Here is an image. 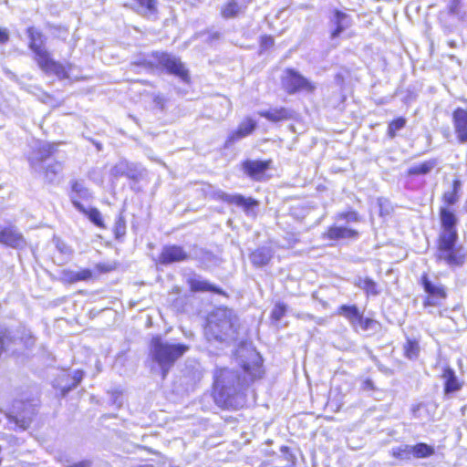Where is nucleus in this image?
Masks as SVG:
<instances>
[{"label": "nucleus", "mask_w": 467, "mask_h": 467, "mask_svg": "<svg viewBox=\"0 0 467 467\" xmlns=\"http://www.w3.org/2000/svg\"><path fill=\"white\" fill-rule=\"evenodd\" d=\"M440 216L442 231L439 237L436 257L450 266H460L465 260L466 251L462 245L457 244V218L451 211L445 207L441 208Z\"/></svg>", "instance_id": "f257e3e1"}, {"label": "nucleus", "mask_w": 467, "mask_h": 467, "mask_svg": "<svg viewBox=\"0 0 467 467\" xmlns=\"http://www.w3.org/2000/svg\"><path fill=\"white\" fill-rule=\"evenodd\" d=\"M237 329V317L227 308H217L207 319L204 335L209 341L223 342L234 338Z\"/></svg>", "instance_id": "f03ea898"}, {"label": "nucleus", "mask_w": 467, "mask_h": 467, "mask_svg": "<svg viewBox=\"0 0 467 467\" xmlns=\"http://www.w3.org/2000/svg\"><path fill=\"white\" fill-rule=\"evenodd\" d=\"M189 349L187 345L171 344L154 337L150 346V354L154 362L158 364L164 379L175 361L183 356Z\"/></svg>", "instance_id": "7ed1b4c3"}, {"label": "nucleus", "mask_w": 467, "mask_h": 467, "mask_svg": "<svg viewBox=\"0 0 467 467\" xmlns=\"http://www.w3.org/2000/svg\"><path fill=\"white\" fill-rule=\"evenodd\" d=\"M27 34L30 39L29 47L35 53V60L38 67L47 74H54L59 78H68L66 67L55 61L49 52L42 47V34L34 27H29Z\"/></svg>", "instance_id": "20e7f679"}, {"label": "nucleus", "mask_w": 467, "mask_h": 467, "mask_svg": "<svg viewBox=\"0 0 467 467\" xmlns=\"http://www.w3.org/2000/svg\"><path fill=\"white\" fill-rule=\"evenodd\" d=\"M240 390V378L236 372L228 368L220 369L215 375V399L226 406L232 405V399Z\"/></svg>", "instance_id": "39448f33"}, {"label": "nucleus", "mask_w": 467, "mask_h": 467, "mask_svg": "<svg viewBox=\"0 0 467 467\" xmlns=\"http://www.w3.org/2000/svg\"><path fill=\"white\" fill-rule=\"evenodd\" d=\"M244 353H246L248 360H239V364L242 366L244 371L251 377V379L261 378L263 369L260 355L254 349L242 348L238 350L239 358L244 356Z\"/></svg>", "instance_id": "423d86ee"}, {"label": "nucleus", "mask_w": 467, "mask_h": 467, "mask_svg": "<svg viewBox=\"0 0 467 467\" xmlns=\"http://www.w3.org/2000/svg\"><path fill=\"white\" fill-rule=\"evenodd\" d=\"M421 284L427 297L424 306H439L446 298L444 286L439 281H431L426 275L421 277Z\"/></svg>", "instance_id": "0eeeda50"}, {"label": "nucleus", "mask_w": 467, "mask_h": 467, "mask_svg": "<svg viewBox=\"0 0 467 467\" xmlns=\"http://www.w3.org/2000/svg\"><path fill=\"white\" fill-rule=\"evenodd\" d=\"M283 85L288 93H295L300 90L311 92L315 86L306 78L299 75L293 69H287L283 78Z\"/></svg>", "instance_id": "6e6552de"}, {"label": "nucleus", "mask_w": 467, "mask_h": 467, "mask_svg": "<svg viewBox=\"0 0 467 467\" xmlns=\"http://www.w3.org/2000/svg\"><path fill=\"white\" fill-rule=\"evenodd\" d=\"M157 57L160 65L164 67L168 72L178 76L183 81H188V71L179 58L165 53L158 55Z\"/></svg>", "instance_id": "1a4fd4ad"}, {"label": "nucleus", "mask_w": 467, "mask_h": 467, "mask_svg": "<svg viewBox=\"0 0 467 467\" xmlns=\"http://www.w3.org/2000/svg\"><path fill=\"white\" fill-rule=\"evenodd\" d=\"M257 123L251 118H245L238 126V128L232 131L225 141V147H230L236 141L249 136L256 129Z\"/></svg>", "instance_id": "9d476101"}, {"label": "nucleus", "mask_w": 467, "mask_h": 467, "mask_svg": "<svg viewBox=\"0 0 467 467\" xmlns=\"http://www.w3.org/2000/svg\"><path fill=\"white\" fill-rule=\"evenodd\" d=\"M54 151V146L48 142H42L37 145L36 150L29 157L31 168L35 171H41L43 170L42 163L46 161Z\"/></svg>", "instance_id": "9b49d317"}, {"label": "nucleus", "mask_w": 467, "mask_h": 467, "mask_svg": "<svg viewBox=\"0 0 467 467\" xmlns=\"http://www.w3.org/2000/svg\"><path fill=\"white\" fill-rule=\"evenodd\" d=\"M70 183L71 191L69 197L74 207L81 213H87V209L80 203L79 200H88L91 198L89 190L84 185L83 182L72 181Z\"/></svg>", "instance_id": "f8f14e48"}, {"label": "nucleus", "mask_w": 467, "mask_h": 467, "mask_svg": "<svg viewBox=\"0 0 467 467\" xmlns=\"http://www.w3.org/2000/svg\"><path fill=\"white\" fill-rule=\"evenodd\" d=\"M188 258L189 254L182 247L178 245H168L163 247L159 261L162 265H169L182 262Z\"/></svg>", "instance_id": "ddd939ff"}, {"label": "nucleus", "mask_w": 467, "mask_h": 467, "mask_svg": "<svg viewBox=\"0 0 467 467\" xmlns=\"http://www.w3.org/2000/svg\"><path fill=\"white\" fill-rule=\"evenodd\" d=\"M0 244L13 248H22L26 245L23 235L14 226L0 230Z\"/></svg>", "instance_id": "4468645a"}, {"label": "nucleus", "mask_w": 467, "mask_h": 467, "mask_svg": "<svg viewBox=\"0 0 467 467\" xmlns=\"http://www.w3.org/2000/svg\"><path fill=\"white\" fill-rule=\"evenodd\" d=\"M455 132L461 143L467 142V110L458 108L452 115Z\"/></svg>", "instance_id": "2eb2a0df"}, {"label": "nucleus", "mask_w": 467, "mask_h": 467, "mask_svg": "<svg viewBox=\"0 0 467 467\" xmlns=\"http://www.w3.org/2000/svg\"><path fill=\"white\" fill-rule=\"evenodd\" d=\"M359 234L357 230L352 229L341 222L337 223L329 227L327 232V236L331 240L338 239H357Z\"/></svg>", "instance_id": "dca6fc26"}, {"label": "nucleus", "mask_w": 467, "mask_h": 467, "mask_svg": "<svg viewBox=\"0 0 467 467\" xmlns=\"http://www.w3.org/2000/svg\"><path fill=\"white\" fill-rule=\"evenodd\" d=\"M270 161L247 160L243 162L244 171L252 179L259 180L269 168Z\"/></svg>", "instance_id": "f3484780"}, {"label": "nucleus", "mask_w": 467, "mask_h": 467, "mask_svg": "<svg viewBox=\"0 0 467 467\" xmlns=\"http://www.w3.org/2000/svg\"><path fill=\"white\" fill-rule=\"evenodd\" d=\"M331 23L336 26L331 33V37L337 38L342 32L351 26L352 19L348 14L336 10L331 18Z\"/></svg>", "instance_id": "a211bd4d"}, {"label": "nucleus", "mask_w": 467, "mask_h": 467, "mask_svg": "<svg viewBox=\"0 0 467 467\" xmlns=\"http://www.w3.org/2000/svg\"><path fill=\"white\" fill-rule=\"evenodd\" d=\"M132 7L139 15L147 18H155L158 13L157 0H134Z\"/></svg>", "instance_id": "6ab92c4d"}, {"label": "nucleus", "mask_w": 467, "mask_h": 467, "mask_svg": "<svg viewBox=\"0 0 467 467\" xmlns=\"http://www.w3.org/2000/svg\"><path fill=\"white\" fill-rule=\"evenodd\" d=\"M258 115L270 121L277 122L291 119L293 117V112L285 108H276L268 110H260L258 111Z\"/></svg>", "instance_id": "aec40b11"}, {"label": "nucleus", "mask_w": 467, "mask_h": 467, "mask_svg": "<svg viewBox=\"0 0 467 467\" xmlns=\"http://www.w3.org/2000/svg\"><path fill=\"white\" fill-rule=\"evenodd\" d=\"M245 9V6L236 0H229L225 5H223L221 8V15L223 17L229 19L237 16L239 14L243 13Z\"/></svg>", "instance_id": "412c9836"}, {"label": "nucleus", "mask_w": 467, "mask_h": 467, "mask_svg": "<svg viewBox=\"0 0 467 467\" xmlns=\"http://www.w3.org/2000/svg\"><path fill=\"white\" fill-rule=\"evenodd\" d=\"M273 256L272 251L268 247H261L256 249L250 255L253 265L256 266H263L268 264Z\"/></svg>", "instance_id": "4be33fe9"}, {"label": "nucleus", "mask_w": 467, "mask_h": 467, "mask_svg": "<svg viewBox=\"0 0 467 467\" xmlns=\"http://www.w3.org/2000/svg\"><path fill=\"white\" fill-rule=\"evenodd\" d=\"M442 378L445 380L444 391L446 394L457 391L461 389V384L457 379L455 372L451 368H445Z\"/></svg>", "instance_id": "5701e85b"}, {"label": "nucleus", "mask_w": 467, "mask_h": 467, "mask_svg": "<svg viewBox=\"0 0 467 467\" xmlns=\"http://www.w3.org/2000/svg\"><path fill=\"white\" fill-rule=\"evenodd\" d=\"M437 165V161L434 159L423 161L419 164L412 165L408 170L409 175H425L430 173Z\"/></svg>", "instance_id": "b1692460"}, {"label": "nucleus", "mask_w": 467, "mask_h": 467, "mask_svg": "<svg viewBox=\"0 0 467 467\" xmlns=\"http://www.w3.org/2000/svg\"><path fill=\"white\" fill-rule=\"evenodd\" d=\"M110 174L115 178L121 176H127L129 178L135 177L134 171L130 168V163H128L126 161H120L116 165H114L110 170Z\"/></svg>", "instance_id": "393cba45"}, {"label": "nucleus", "mask_w": 467, "mask_h": 467, "mask_svg": "<svg viewBox=\"0 0 467 467\" xmlns=\"http://www.w3.org/2000/svg\"><path fill=\"white\" fill-rule=\"evenodd\" d=\"M462 189V182L454 180L452 182V189L443 193L442 200L447 205H453L459 201V192Z\"/></svg>", "instance_id": "a878e982"}, {"label": "nucleus", "mask_w": 467, "mask_h": 467, "mask_svg": "<svg viewBox=\"0 0 467 467\" xmlns=\"http://www.w3.org/2000/svg\"><path fill=\"white\" fill-rule=\"evenodd\" d=\"M226 200L231 203L243 207L245 211H249L258 205V202L252 198H245L239 194L227 196Z\"/></svg>", "instance_id": "bb28decb"}, {"label": "nucleus", "mask_w": 467, "mask_h": 467, "mask_svg": "<svg viewBox=\"0 0 467 467\" xmlns=\"http://www.w3.org/2000/svg\"><path fill=\"white\" fill-rule=\"evenodd\" d=\"M189 283L192 291H212L217 294H221V290L219 288H216L206 280L202 278H192L190 279Z\"/></svg>", "instance_id": "cd10ccee"}, {"label": "nucleus", "mask_w": 467, "mask_h": 467, "mask_svg": "<svg viewBox=\"0 0 467 467\" xmlns=\"http://www.w3.org/2000/svg\"><path fill=\"white\" fill-rule=\"evenodd\" d=\"M356 285L363 289L368 295L377 296L379 294L377 283L370 278L359 277Z\"/></svg>", "instance_id": "c85d7f7f"}, {"label": "nucleus", "mask_w": 467, "mask_h": 467, "mask_svg": "<svg viewBox=\"0 0 467 467\" xmlns=\"http://www.w3.org/2000/svg\"><path fill=\"white\" fill-rule=\"evenodd\" d=\"M65 276L69 282L87 281L92 277V272L89 269L68 271L65 273Z\"/></svg>", "instance_id": "c756f323"}, {"label": "nucleus", "mask_w": 467, "mask_h": 467, "mask_svg": "<svg viewBox=\"0 0 467 467\" xmlns=\"http://www.w3.org/2000/svg\"><path fill=\"white\" fill-rule=\"evenodd\" d=\"M340 314L347 317L353 326H357L358 319L361 317L358 309L355 306H342L340 307Z\"/></svg>", "instance_id": "7c9ffc66"}, {"label": "nucleus", "mask_w": 467, "mask_h": 467, "mask_svg": "<svg viewBox=\"0 0 467 467\" xmlns=\"http://www.w3.org/2000/svg\"><path fill=\"white\" fill-rule=\"evenodd\" d=\"M412 456L415 458H426L434 453V449L425 443L411 445Z\"/></svg>", "instance_id": "2f4dec72"}, {"label": "nucleus", "mask_w": 467, "mask_h": 467, "mask_svg": "<svg viewBox=\"0 0 467 467\" xmlns=\"http://www.w3.org/2000/svg\"><path fill=\"white\" fill-rule=\"evenodd\" d=\"M62 171V165L60 162L53 161L47 165V167L42 170L40 172H44L46 179L52 182L56 179V176Z\"/></svg>", "instance_id": "473e14b6"}, {"label": "nucleus", "mask_w": 467, "mask_h": 467, "mask_svg": "<svg viewBox=\"0 0 467 467\" xmlns=\"http://www.w3.org/2000/svg\"><path fill=\"white\" fill-rule=\"evenodd\" d=\"M411 445H400L391 450L392 456L400 460H410L412 457Z\"/></svg>", "instance_id": "72a5a7b5"}, {"label": "nucleus", "mask_w": 467, "mask_h": 467, "mask_svg": "<svg viewBox=\"0 0 467 467\" xmlns=\"http://www.w3.org/2000/svg\"><path fill=\"white\" fill-rule=\"evenodd\" d=\"M404 353L405 356L410 359L417 358L420 353V346L418 341L409 338L404 345Z\"/></svg>", "instance_id": "f704fd0d"}, {"label": "nucleus", "mask_w": 467, "mask_h": 467, "mask_svg": "<svg viewBox=\"0 0 467 467\" xmlns=\"http://www.w3.org/2000/svg\"><path fill=\"white\" fill-rule=\"evenodd\" d=\"M32 413H26L25 415L17 414L16 416H9V420L11 422H14L16 426L19 427L22 430H26L28 428L30 421H31V415Z\"/></svg>", "instance_id": "c9c22d12"}, {"label": "nucleus", "mask_w": 467, "mask_h": 467, "mask_svg": "<svg viewBox=\"0 0 467 467\" xmlns=\"http://www.w3.org/2000/svg\"><path fill=\"white\" fill-rule=\"evenodd\" d=\"M406 125V119L404 118H398L397 119L392 120L389 124L388 128V135L390 138H394L396 136V133L400 130L402 128H404Z\"/></svg>", "instance_id": "e433bc0d"}, {"label": "nucleus", "mask_w": 467, "mask_h": 467, "mask_svg": "<svg viewBox=\"0 0 467 467\" xmlns=\"http://www.w3.org/2000/svg\"><path fill=\"white\" fill-rule=\"evenodd\" d=\"M286 310L287 307L284 303H276L271 313L272 319L275 322L280 321L281 318L285 315Z\"/></svg>", "instance_id": "4c0bfd02"}, {"label": "nucleus", "mask_w": 467, "mask_h": 467, "mask_svg": "<svg viewBox=\"0 0 467 467\" xmlns=\"http://www.w3.org/2000/svg\"><path fill=\"white\" fill-rule=\"evenodd\" d=\"M88 215L89 220L97 226L102 227L103 222L100 212L97 208H90L87 210V213H83Z\"/></svg>", "instance_id": "58836bf2"}, {"label": "nucleus", "mask_w": 467, "mask_h": 467, "mask_svg": "<svg viewBox=\"0 0 467 467\" xmlns=\"http://www.w3.org/2000/svg\"><path fill=\"white\" fill-rule=\"evenodd\" d=\"M346 221L347 223L359 222V216L356 212L343 213L337 215V222Z\"/></svg>", "instance_id": "ea45409f"}, {"label": "nucleus", "mask_w": 467, "mask_h": 467, "mask_svg": "<svg viewBox=\"0 0 467 467\" xmlns=\"http://www.w3.org/2000/svg\"><path fill=\"white\" fill-rule=\"evenodd\" d=\"M376 324L377 323L375 320H373L371 318H364L361 316L357 323V326L360 327L361 329L366 331V330L373 329Z\"/></svg>", "instance_id": "a19ab883"}, {"label": "nucleus", "mask_w": 467, "mask_h": 467, "mask_svg": "<svg viewBox=\"0 0 467 467\" xmlns=\"http://www.w3.org/2000/svg\"><path fill=\"white\" fill-rule=\"evenodd\" d=\"M57 249L64 254L70 255L72 254L71 248L59 239L55 240Z\"/></svg>", "instance_id": "79ce46f5"}, {"label": "nucleus", "mask_w": 467, "mask_h": 467, "mask_svg": "<svg viewBox=\"0 0 467 467\" xmlns=\"http://www.w3.org/2000/svg\"><path fill=\"white\" fill-rule=\"evenodd\" d=\"M83 373L81 371H76L73 376V383L71 386L67 387V389H63V392L66 393L69 391L72 388L76 387L82 379Z\"/></svg>", "instance_id": "37998d69"}, {"label": "nucleus", "mask_w": 467, "mask_h": 467, "mask_svg": "<svg viewBox=\"0 0 467 467\" xmlns=\"http://www.w3.org/2000/svg\"><path fill=\"white\" fill-rule=\"evenodd\" d=\"M9 40V33L6 29L0 28V44L6 43Z\"/></svg>", "instance_id": "c03bdc74"}, {"label": "nucleus", "mask_w": 467, "mask_h": 467, "mask_svg": "<svg viewBox=\"0 0 467 467\" xmlns=\"http://www.w3.org/2000/svg\"><path fill=\"white\" fill-rule=\"evenodd\" d=\"M69 467H92V462L90 460H84L78 462H76Z\"/></svg>", "instance_id": "a18cd8bd"}, {"label": "nucleus", "mask_w": 467, "mask_h": 467, "mask_svg": "<svg viewBox=\"0 0 467 467\" xmlns=\"http://www.w3.org/2000/svg\"><path fill=\"white\" fill-rule=\"evenodd\" d=\"M363 388L364 389H370L373 388V382L370 379H366L363 382Z\"/></svg>", "instance_id": "49530a36"}, {"label": "nucleus", "mask_w": 467, "mask_h": 467, "mask_svg": "<svg viewBox=\"0 0 467 467\" xmlns=\"http://www.w3.org/2000/svg\"><path fill=\"white\" fill-rule=\"evenodd\" d=\"M297 317L302 318V319H312L313 316H311L309 314H301V315H297Z\"/></svg>", "instance_id": "de8ad7c7"}, {"label": "nucleus", "mask_w": 467, "mask_h": 467, "mask_svg": "<svg viewBox=\"0 0 467 467\" xmlns=\"http://www.w3.org/2000/svg\"><path fill=\"white\" fill-rule=\"evenodd\" d=\"M449 44H450L451 47H454L455 46V43L453 41H451Z\"/></svg>", "instance_id": "09e8293b"}]
</instances>
